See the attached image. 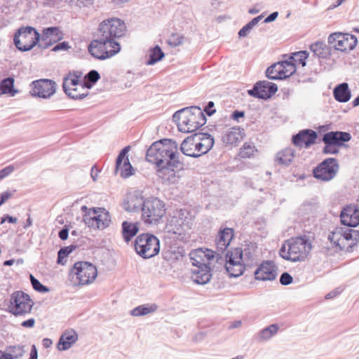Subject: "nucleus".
I'll return each instance as SVG.
<instances>
[{"label": "nucleus", "instance_id": "obj_6", "mask_svg": "<svg viewBox=\"0 0 359 359\" xmlns=\"http://www.w3.org/2000/svg\"><path fill=\"white\" fill-rule=\"evenodd\" d=\"M34 306V302L29 295L22 290L12 293L9 300L8 311L15 316L29 313Z\"/></svg>", "mask_w": 359, "mask_h": 359}, {"label": "nucleus", "instance_id": "obj_38", "mask_svg": "<svg viewBox=\"0 0 359 359\" xmlns=\"http://www.w3.org/2000/svg\"><path fill=\"white\" fill-rule=\"evenodd\" d=\"M183 224V219L180 215H176L170 218V228L168 227V231L175 234H181Z\"/></svg>", "mask_w": 359, "mask_h": 359}, {"label": "nucleus", "instance_id": "obj_40", "mask_svg": "<svg viewBox=\"0 0 359 359\" xmlns=\"http://www.w3.org/2000/svg\"><path fill=\"white\" fill-rule=\"evenodd\" d=\"M196 135L199 136L197 138L201 141L203 144V147L205 149V151H209L212 148L215 142L214 138L212 137V135L205 133H196Z\"/></svg>", "mask_w": 359, "mask_h": 359}, {"label": "nucleus", "instance_id": "obj_61", "mask_svg": "<svg viewBox=\"0 0 359 359\" xmlns=\"http://www.w3.org/2000/svg\"><path fill=\"white\" fill-rule=\"evenodd\" d=\"M15 170V168L13 165H8L4 168L0 170V180L8 176L11 174Z\"/></svg>", "mask_w": 359, "mask_h": 359}, {"label": "nucleus", "instance_id": "obj_49", "mask_svg": "<svg viewBox=\"0 0 359 359\" xmlns=\"http://www.w3.org/2000/svg\"><path fill=\"white\" fill-rule=\"evenodd\" d=\"M341 231V227H336L334 230L330 232V234L328 235L329 241L335 246L339 247L340 249L342 248L339 244V241L342 238Z\"/></svg>", "mask_w": 359, "mask_h": 359}, {"label": "nucleus", "instance_id": "obj_53", "mask_svg": "<svg viewBox=\"0 0 359 359\" xmlns=\"http://www.w3.org/2000/svg\"><path fill=\"white\" fill-rule=\"evenodd\" d=\"M191 259L192 260V264L196 266V269H198L203 265H208L209 264H206L203 262L202 255L199 253V251L192 252L190 254Z\"/></svg>", "mask_w": 359, "mask_h": 359}, {"label": "nucleus", "instance_id": "obj_34", "mask_svg": "<svg viewBox=\"0 0 359 359\" xmlns=\"http://www.w3.org/2000/svg\"><path fill=\"white\" fill-rule=\"evenodd\" d=\"M158 309V306L156 304H146L140 305L134 308L130 314L133 316H142L149 313L156 312Z\"/></svg>", "mask_w": 359, "mask_h": 359}, {"label": "nucleus", "instance_id": "obj_41", "mask_svg": "<svg viewBox=\"0 0 359 359\" xmlns=\"http://www.w3.org/2000/svg\"><path fill=\"white\" fill-rule=\"evenodd\" d=\"M104 215H99L98 213L95 215V219H96V222H97V224L95 225L96 229H104L107 227L110 222L111 219L109 218V215L107 211L103 212Z\"/></svg>", "mask_w": 359, "mask_h": 359}, {"label": "nucleus", "instance_id": "obj_14", "mask_svg": "<svg viewBox=\"0 0 359 359\" xmlns=\"http://www.w3.org/2000/svg\"><path fill=\"white\" fill-rule=\"evenodd\" d=\"M318 137V133L311 129H303L292 137V144L299 147L309 148L314 144Z\"/></svg>", "mask_w": 359, "mask_h": 359}, {"label": "nucleus", "instance_id": "obj_62", "mask_svg": "<svg viewBox=\"0 0 359 359\" xmlns=\"http://www.w3.org/2000/svg\"><path fill=\"white\" fill-rule=\"evenodd\" d=\"M195 144H196L195 145L196 154H200V156H201L203 154H205L206 153L208 152V151H205V147H203V144L201 140H196Z\"/></svg>", "mask_w": 359, "mask_h": 359}, {"label": "nucleus", "instance_id": "obj_52", "mask_svg": "<svg viewBox=\"0 0 359 359\" xmlns=\"http://www.w3.org/2000/svg\"><path fill=\"white\" fill-rule=\"evenodd\" d=\"M199 253L202 255V257H205L208 261L214 259L215 257L217 258V262H219L220 259L223 260V258L220 254L212 250L206 249L205 251L199 250Z\"/></svg>", "mask_w": 359, "mask_h": 359}, {"label": "nucleus", "instance_id": "obj_33", "mask_svg": "<svg viewBox=\"0 0 359 359\" xmlns=\"http://www.w3.org/2000/svg\"><path fill=\"white\" fill-rule=\"evenodd\" d=\"M294 156V151L292 148H285L278 152L276 156V161L281 165H289L292 161Z\"/></svg>", "mask_w": 359, "mask_h": 359}, {"label": "nucleus", "instance_id": "obj_20", "mask_svg": "<svg viewBox=\"0 0 359 359\" xmlns=\"http://www.w3.org/2000/svg\"><path fill=\"white\" fill-rule=\"evenodd\" d=\"M78 340V334L74 330L65 331L60 337L57 348L63 351L69 349Z\"/></svg>", "mask_w": 359, "mask_h": 359}, {"label": "nucleus", "instance_id": "obj_48", "mask_svg": "<svg viewBox=\"0 0 359 359\" xmlns=\"http://www.w3.org/2000/svg\"><path fill=\"white\" fill-rule=\"evenodd\" d=\"M6 351V354L10 355L13 359H18L25 353L24 346L20 345L9 346Z\"/></svg>", "mask_w": 359, "mask_h": 359}, {"label": "nucleus", "instance_id": "obj_16", "mask_svg": "<svg viewBox=\"0 0 359 359\" xmlns=\"http://www.w3.org/2000/svg\"><path fill=\"white\" fill-rule=\"evenodd\" d=\"M255 277L259 280H273L277 276L276 267L272 261L261 264L255 271Z\"/></svg>", "mask_w": 359, "mask_h": 359}, {"label": "nucleus", "instance_id": "obj_30", "mask_svg": "<svg viewBox=\"0 0 359 359\" xmlns=\"http://www.w3.org/2000/svg\"><path fill=\"white\" fill-rule=\"evenodd\" d=\"M139 231L137 223L124 221L122 223V234L126 242H129Z\"/></svg>", "mask_w": 359, "mask_h": 359}, {"label": "nucleus", "instance_id": "obj_22", "mask_svg": "<svg viewBox=\"0 0 359 359\" xmlns=\"http://www.w3.org/2000/svg\"><path fill=\"white\" fill-rule=\"evenodd\" d=\"M194 280L198 285H205L209 283L212 277L211 269L208 265H203L198 269L192 271Z\"/></svg>", "mask_w": 359, "mask_h": 359}, {"label": "nucleus", "instance_id": "obj_19", "mask_svg": "<svg viewBox=\"0 0 359 359\" xmlns=\"http://www.w3.org/2000/svg\"><path fill=\"white\" fill-rule=\"evenodd\" d=\"M234 236L233 229L226 227L221 229L215 240L217 249L222 253L229 247L231 240Z\"/></svg>", "mask_w": 359, "mask_h": 359}, {"label": "nucleus", "instance_id": "obj_39", "mask_svg": "<svg viewBox=\"0 0 359 359\" xmlns=\"http://www.w3.org/2000/svg\"><path fill=\"white\" fill-rule=\"evenodd\" d=\"M77 248L75 245L61 248L57 252V264L64 265L66 261H63L70 253Z\"/></svg>", "mask_w": 359, "mask_h": 359}, {"label": "nucleus", "instance_id": "obj_9", "mask_svg": "<svg viewBox=\"0 0 359 359\" xmlns=\"http://www.w3.org/2000/svg\"><path fill=\"white\" fill-rule=\"evenodd\" d=\"M193 111L194 106L180 109L173 114L172 119L181 132L192 133L198 129V126H196V115Z\"/></svg>", "mask_w": 359, "mask_h": 359}, {"label": "nucleus", "instance_id": "obj_45", "mask_svg": "<svg viewBox=\"0 0 359 359\" xmlns=\"http://www.w3.org/2000/svg\"><path fill=\"white\" fill-rule=\"evenodd\" d=\"M309 56V53L307 51H299L294 53L292 56L290 57V60L292 61L294 64L295 62H298L302 65V67H305L306 65V59Z\"/></svg>", "mask_w": 359, "mask_h": 359}, {"label": "nucleus", "instance_id": "obj_18", "mask_svg": "<svg viewBox=\"0 0 359 359\" xmlns=\"http://www.w3.org/2000/svg\"><path fill=\"white\" fill-rule=\"evenodd\" d=\"M351 135L348 132L344 131H330L325 133L323 136L322 141L338 147L344 145L345 142L350 141Z\"/></svg>", "mask_w": 359, "mask_h": 359}, {"label": "nucleus", "instance_id": "obj_5", "mask_svg": "<svg viewBox=\"0 0 359 359\" xmlns=\"http://www.w3.org/2000/svg\"><path fill=\"white\" fill-rule=\"evenodd\" d=\"M41 34L32 27H21L14 35L13 43L15 47L22 52L32 50L39 45Z\"/></svg>", "mask_w": 359, "mask_h": 359}, {"label": "nucleus", "instance_id": "obj_17", "mask_svg": "<svg viewBox=\"0 0 359 359\" xmlns=\"http://www.w3.org/2000/svg\"><path fill=\"white\" fill-rule=\"evenodd\" d=\"M341 222L347 227H355L359 224V208L357 205H346L340 215Z\"/></svg>", "mask_w": 359, "mask_h": 359}, {"label": "nucleus", "instance_id": "obj_32", "mask_svg": "<svg viewBox=\"0 0 359 359\" xmlns=\"http://www.w3.org/2000/svg\"><path fill=\"white\" fill-rule=\"evenodd\" d=\"M15 80L13 77H7L0 82V95L8 94L14 96L18 90L14 88Z\"/></svg>", "mask_w": 359, "mask_h": 359}, {"label": "nucleus", "instance_id": "obj_51", "mask_svg": "<svg viewBox=\"0 0 359 359\" xmlns=\"http://www.w3.org/2000/svg\"><path fill=\"white\" fill-rule=\"evenodd\" d=\"M193 111H194V114L196 115V122L197 123L196 126H198V128H200L206 123V117L199 107L194 106Z\"/></svg>", "mask_w": 359, "mask_h": 359}, {"label": "nucleus", "instance_id": "obj_23", "mask_svg": "<svg viewBox=\"0 0 359 359\" xmlns=\"http://www.w3.org/2000/svg\"><path fill=\"white\" fill-rule=\"evenodd\" d=\"M198 137V136L194 133L182 141L180 145V150L184 155L193 158L200 157V154H196L195 152L196 142V140H199L198 138H197Z\"/></svg>", "mask_w": 359, "mask_h": 359}, {"label": "nucleus", "instance_id": "obj_29", "mask_svg": "<svg viewBox=\"0 0 359 359\" xmlns=\"http://www.w3.org/2000/svg\"><path fill=\"white\" fill-rule=\"evenodd\" d=\"M243 129L238 128H232L226 131L222 137V140L224 143L229 144H236L243 138Z\"/></svg>", "mask_w": 359, "mask_h": 359}, {"label": "nucleus", "instance_id": "obj_63", "mask_svg": "<svg viewBox=\"0 0 359 359\" xmlns=\"http://www.w3.org/2000/svg\"><path fill=\"white\" fill-rule=\"evenodd\" d=\"M15 192L14 190L13 192L11 191H6L0 194V205H2L6 203L7 200L11 198L13 195V193Z\"/></svg>", "mask_w": 359, "mask_h": 359}, {"label": "nucleus", "instance_id": "obj_58", "mask_svg": "<svg viewBox=\"0 0 359 359\" xmlns=\"http://www.w3.org/2000/svg\"><path fill=\"white\" fill-rule=\"evenodd\" d=\"M325 147L323 149V153L325 154H337L339 152V149L338 147L333 146L332 144H329L327 143H324Z\"/></svg>", "mask_w": 359, "mask_h": 359}, {"label": "nucleus", "instance_id": "obj_15", "mask_svg": "<svg viewBox=\"0 0 359 359\" xmlns=\"http://www.w3.org/2000/svg\"><path fill=\"white\" fill-rule=\"evenodd\" d=\"M63 34L57 27H49L43 29L39 43V47L41 49H46L53 46L55 43L61 40Z\"/></svg>", "mask_w": 359, "mask_h": 359}, {"label": "nucleus", "instance_id": "obj_59", "mask_svg": "<svg viewBox=\"0 0 359 359\" xmlns=\"http://www.w3.org/2000/svg\"><path fill=\"white\" fill-rule=\"evenodd\" d=\"M94 84L90 83L88 80H86L85 77L83 81H81L79 90L83 91L85 94H87V96L89 94L88 90L91 89L93 87Z\"/></svg>", "mask_w": 359, "mask_h": 359}, {"label": "nucleus", "instance_id": "obj_28", "mask_svg": "<svg viewBox=\"0 0 359 359\" xmlns=\"http://www.w3.org/2000/svg\"><path fill=\"white\" fill-rule=\"evenodd\" d=\"M310 50L318 58L327 59L332 54V48L324 41H318L310 45Z\"/></svg>", "mask_w": 359, "mask_h": 359}, {"label": "nucleus", "instance_id": "obj_57", "mask_svg": "<svg viewBox=\"0 0 359 359\" xmlns=\"http://www.w3.org/2000/svg\"><path fill=\"white\" fill-rule=\"evenodd\" d=\"M279 281L282 285L286 286L292 283L293 278L289 273L284 272L280 275Z\"/></svg>", "mask_w": 359, "mask_h": 359}, {"label": "nucleus", "instance_id": "obj_42", "mask_svg": "<svg viewBox=\"0 0 359 359\" xmlns=\"http://www.w3.org/2000/svg\"><path fill=\"white\" fill-rule=\"evenodd\" d=\"M80 85L69 88L67 91H64L65 94L71 99L77 100H83L87 97V94H85L83 91L79 90Z\"/></svg>", "mask_w": 359, "mask_h": 359}, {"label": "nucleus", "instance_id": "obj_21", "mask_svg": "<svg viewBox=\"0 0 359 359\" xmlns=\"http://www.w3.org/2000/svg\"><path fill=\"white\" fill-rule=\"evenodd\" d=\"M81 210L84 213L83 216V222L85 223V224L88 227L96 229L95 225L98 223L95 219V215L100 212H103L105 211V209L103 208H88L87 206L83 205L81 208Z\"/></svg>", "mask_w": 359, "mask_h": 359}, {"label": "nucleus", "instance_id": "obj_8", "mask_svg": "<svg viewBox=\"0 0 359 359\" xmlns=\"http://www.w3.org/2000/svg\"><path fill=\"white\" fill-rule=\"evenodd\" d=\"M97 276V268L89 262H76L69 271V276H76L79 285H85L93 282Z\"/></svg>", "mask_w": 359, "mask_h": 359}, {"label": "nucleus", "instance_id": "obj_47", "mask_svg": "<svg viewBox=\"0 0 359 359\" xmlns=\"http://www.w3.org/2000/svg\"><path fill=\"white\" fill-rule=\"evenodd\" d=\"M130 149V147L126 146L120 151L116 159V165L114 170L116 174L119 171V169L121 167L123 161H125L126 158H128V153L129 152Z\"/></svg>", "mask_w": 359, "mask_h": 359}, {"label": "nucleus", "instance_id": "obj_35", "mask_svg": "<svg viewBox=\"0 0 359 359\" xmlns=\"http://www.w3.org/2000/svg\"><path fill=\"white\" fill-rule=\"evenodd\" d=\"M226 262L243 263V251L241 248H233L229 250L225 255Z\"/></svg>", "mask_w": 359, "mask_h": 359}, {"label": "nucleus", "instance_id": "obj_27", "mask_svg": "<svg viewBox=\"0 0 359 359\" xmlns=\"http://www.w3.org/2000/svg\"><path fill=\"white\" fill-rule=\"evenodd\" d=\"M333 96L339 102H347L351 97V91L346 82L336 86L333 90Z\"/></svg>", "mask_w": 359, "mask_h": 359}, {"label": "nucleus", "instance_id": "obj_56", "mask_svg": "<svg viewBox=\"0 0 359 359\" xmlns=\"http://www.w3.org/2000/svg\"><path fill=\"white\" fill-rule=\"evenodd\" d=\"M243 260L245 265H249L250 264V262L253 259V252L251 250V249L249 247H246L244 249H243Z\"/></svg>", "mask_w": 359, "mask_h": 359}, {"label": "nucleus", "instance_id": "obj_25", "mask_svg": "<svg viewBox=\"0 0 359 359\" xmlns=\"http://www.w3.org/2000/svg\"><path fill=\"white\" fill-rule=\"evenodd\" d=\"M145 204V200L143 198L136 195H130L124 200L123 207L128 212L142 211V208Z\"/></svg>", "mask_w": 359, "mask_h": 359}, {"label": "nucleus", "instance_id": "obj_60", "mask_svg": "<svg viewBox=\"0 0 359 359\" xmlns=\"http://www.w3.org/2000/svg\"><path fill=\"white\" fill-rule=\"evenodd\" d=\"M94 0H70V3L78 7H87L93 4Z\"/></svg>", "mask_w": 359, "mask_h": 359}, {"label": "nucleus", "instance_id": "obj_3", "mask_svg": "<svg viewBox=\"0 0 359 359\" xmlns=\"http://www.w3.org/2000/svg\"><path fill=\"white\" fill-rule=\"evenodd\" d=\"M311 250L309 239L306 236H297L285 241L279 250V255L285 260L297 262L303 260Z\"/></svg>", "mask_w": 359, "mask_h": 359}, {"label": "nucleus", "instance_id": "obj_10", "mask_svg": "<svg viewBox=\"0 0 359 359\" xmlns=\"http://www.w3.org/2000/svg\"><path fill=\"white\" fill-rule=\"evenodd\" d=\"M327 42L334 50L346 52L355 48L358 39L355 35L351 34L334 32L329 35Z\"/></svg>", "mask_w": 359, "mask_h": 359}, {"label": "nucleus", "instance_id": "obj_4", "mask_svg": "<svg viewBox=\"0 0 359 359\" xmlns=\"http://www.w3.org/2000/svg\"><path fill=\"white\" fill-rule=\"evenodd\" d=\"M135 252L144 259H149L160 252V241L152 233L138 235L134 242Z\"/></svg>", "mask_w": 359, "mask_h": 359}, {"label": "nucleus", "instance_id": "obj_13", "mask_svg": "<svg viewBox=\"0 0 359 359\" xmlns=\"http://www.w3.org/2000/svg\"><path fill=\"white\" fill-rule=\"evenodd\" d=\"M277 91L278 86L276 83L264 80L256 82L252 88L248 90V94L255 98L267 100Z\"/></svg>", "mask_w": 359, "mask_h": 359}, {"label": "nucleus", "instance_id": "obj_37", "mask_svg": "<svg viewBox=\"0 0 359 359\" xmlns=\"http://www.w3.org/2000/svg\"><path fill=\"white\" fill-rule=\"evenodd\" d=\"M81 81L79 80V76L75 73H69L67 76L64 77L62 83V88L64 91H67V89L77 86L80 85Z\"/></svg>", "mask_w": 359, "mask_h": 359}, {"label": "nucleus", "instance_id": "obj_46", "mask_svg": "<svg viewBox=\"0 0 359 359\" xmlns=\"http://www.w3.org/2000/svg\"><path fill=\"white\" fill-rule=\"evenodd\" d=\"M130 149V147L126 146L120 151L116 159V165L114 170L116 174L119 171V169L121 167L123 161H125L126 158H128V153L129 152Z\"/></svg>", "mask_w": 359, "mask_h": 359}, {"label": "nucleus", "instance_id": "obj_44", "mask_svg": "<svg viewBox=\"0 0 359 359\" xmlns=\"http://www.w3.org/2000/svg\"><path fill=\"white\" fill-rule=\"evenodd\" d=\"M119 170L121 171L120 175L123 178H128L134 174V169L130 164L128 158H126L125 161H123Z\"/></svg>", "mask_w": 359, "mask_h": 359}, {"label": "nucleus", "instance_id": "obj_50", "mask_svg": "<svg viewBox=\"0 0 359 359\" xmlns=\"http://www.w3.org/2000/svg\"><path fill=\"white\" fill-rule=\"evenodd\" d=\"M32 286L34 290L41 292L46 293L50 291L49 287L43 285L38 279H36L32 274L29 275Z\"/></svg>", "mask_w": 359, "mask_h": 359}, {"label": "nucleus", "instance_id": "obj_12", "mask_svg": "<svg viewBox=\"0 0 359 359\" xmlns=\"http://www.w3.org/2000/svg\"><path fill=\"white\" fill-rule=\"evenodd\" d=\"M30 86L32 96L48 99L55 93L57 85L53 80L41 79L32 81Z\"/></svg>", "mask_w": 359, "mask_h": 359}, {"label": "nucleus", "instance_id": "obj_36", "mask_svg": "<svg viewBox=\"0 0 359 359\" xmlns=\"http://www.w3.org/2000/svg\"><path fill=\"white\" fill-rule=\"evenodd\" d=\"M165 56L164 53L158 45H156L154 48H151L149 58L146 62L147 65H153L155 63L161 60Z\"/></svg>", "mask_w": 359, "mask_h": 359}, {"label": "nucleus", "instance_id": "obj_24", "mask_svg": "<svg viewBox=\"0 0 359 359\" xmlns=\"http://www.w3.org/2000/svg\"><path fill=\"white\" fill-rule=\"evenodd\" d=\"M283 64H285L288 66L287 62H281L280 61L269 67L266 70V76L270 80H283L287 79V76H285L284 72L285 67Z\"/></svg>", "mask_w": 359, "mask_h": 359}, {"label": "nucleus", "instance_id": "obj_54", "mask_svg": "<svg viewBox=\"0 0 359 359\" xmlns=\"http://www.w3.org/2000/svg\"><path fill=\"white\" fill-rule=\"evenodd\" d=\"M100 79V75L99 72L95 69H92L89 71L85 75V79L88 80L90 83H92L94 85L99 81Z\"/></svg>", "mask_w": 359, "mask_h": 359}, {"label": "nucleus", "instance_id": "obj_1", "mask_svg": "<svg viewBox=\"0 0 359 359\" xmlns=\"http://www.w3.org/2000/svg\"><path fill=\"white\" fill-rule=\"evenodd\" d=\"M146 159L156 165L157 175L163 181L174 182L175 170L183 167L177 143L172 139L164 138L152 143L147 151Z\"/></svg>", "mask_w": 359, "mask_h": 359}, {"label": "nucleus", "instance_id": "obj_31", "mask_svg": "<svg viewBox=\"0 0 359 359\" xmlns=\"http://www.w3.org/2000/svg\"><path fill=\"white\" fill-rule=\"evenodd\" d=\"M245 264L226 262L224 267L230 278H237L243 275L245 270Z\"/></svg>", "mask_w": 359, "mask_h": 359}, {"label": "nucleus", "instance_id": "obj_43", "mask_svg": "<svg viewBox=\"0 0 359 359\" xmlns=\"http://www.w3.org/2000/svg\"><path fill=\"white\" fill-rule=\"evenodd\" d=\"M255 151L257 149L252 143L245 142L240 149L239 156L242 158H250Z\"/></svg>", "mask_w": 359, "mask_h": 359}, {"label": "nucleus", "instance_id": "obj_55", "mask_svg": "<svg viewBox=\"0 0 359 359\" xmlns=\"http://www.w3.org/2000/svg\"><path fill=\"white\" fill-rule=\"evenodd\" d=\"M281 62H287L288 64V66L286 65L285 64H283V66L285 67L284 69V72H285V76H287V78L290 77L291 75H292L295 72L296 66H295V64L292 61L284 60V61H281Z\"/></svg>", "mask_w": 359, "mask_h": 359}, {"label": "nucleus", "instance_id": "obj_7", "mask_svg": "<svg viewBox=\"0 0 359 359\" xmlns=\"http://www.w3.org/2000/svg\"><path fill=\"white\" fill-rule=\"evenodd\" d=\"M165 213V208L163 201L156 197H151L145 200L142 212V218L145 223L156 224Z\"/></svg>", "mask_w": 359, "mask_h": 359}, {"label": "nucleus", "instance_id": "obj_11", "mask_svg": "<svg viewBox=\"0 0 359 359\" xmlns=\"http://www.w3.org/2000/svg\"><path fill=\"white\" fill-rule=\"evenodd\" d=\"M339 168V165L336 158H327L313 168V175L317 180L328 182L336 176Z\"/></svg>", "mask_w": 359, "mask_h": 359}, {"label": "nucleus", "instance_id": "obj_64", "mask_svg": "<svg viewBox=\"0 0 359 359\" xmlns=\"http://www.w3.org/2000/svg\"><path fill=\"white\" fill-rule=\"evenodd\" d=\"M214 106V102L209 101L204 109V112L209 116L213 115L216 112V109L213 108Z\"/></svg>", "mask_w": 359, "mask_h": 359}, {"label": "nucleus", "instance_id": "obj_26", "mask_svg": "<svg viewBox=\"0 0 359 359\" xmlns=\"http://www.w3.org/2000/svg\"><path fill=\"white\" fill-rule=\"evenodd\" d=\"M278 324H271L269 326L259 330L255 336V340L258 343L265 342L270 340L279 330Z\"/></svg>", "mask_w": 359, "mask_h": 359}, {"label": "nucleus", "instance_id": "obj_2", "mask_svg": "<svg viewBox=\"0 0 359 359\" xmlns=\"http://www.w3.org/2000/svg\"><path fill=\"white\" fill-rule=\"evenodd\" d=\"M126 32L124 22L118 18L102 21L97 32V38L88 46L89 53L95 59L104 60L121 51V45L116 39L123 37Z\"/></svg>", "mask_w": 359, "mask_h": 359}]
</instances>
